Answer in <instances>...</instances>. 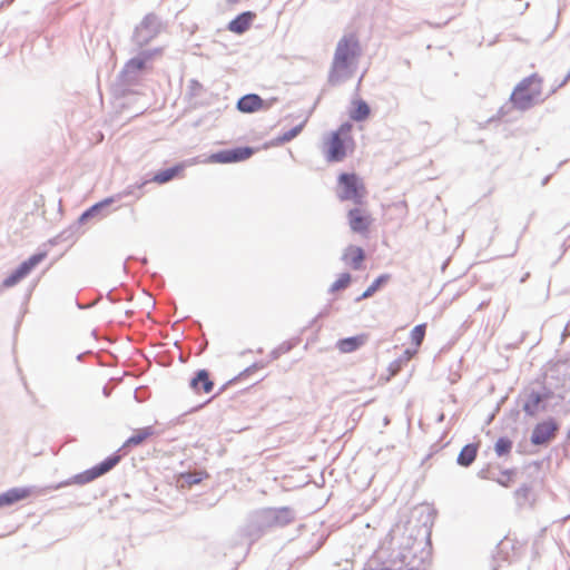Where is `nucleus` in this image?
<instances>
[{"label":"nucleus","instance_id":"31","mask_svg":"<svg viewBox=\"0 0 570 570\" xmlns=\"http://www.w3.org/2000/svg\"><path fill=\"white\" fill-rule=\"evenodd\" d=\"M498 482L503 487H509L512 482V472L504 471L501 476L498 479Z\"/></svg>","mask_w":570,"mask_h":570},{"label":"nucleus","instance_id":"7","mask_svg":"<svg viewBox=\"0 0 570 570\" xmlns=\"http://www.w3.org/2000/svg\"><path fill=\"white\" fill-rule=\"evenodd\" d=\"M558 429L559 425L553 419L538 423L532 431L531 443L541 445L550 442L556 438Z\"/></svg>","mask_w":570,"mask_h":570},{"label":"nucleus","instance_id":"24","mask_svg":"<svg viewBox=\"0 0 570 570\" xmlns=\"http://www.w3.org/2000/svg\"><path fill=\"white\" fill-rule=\"evenodd\" d=\"M148 59H149V55H146L145 57L132 58L126 63L125 69L127 72H130V73L140 71L146 67V62Z\"/></svg>","mask_w":570,"mask_h":570},{"label":"nucleus","instance_id":"32","mask_svg":"<svg viewBox=\"0 0 570 570\" xmlns=\"http://www.w3.org/2000/svg\"><path fill=\"white\" fill-rule=\"evenodd\" d=\"M419 350H416V347L413 350V351H410V350H406L405 351V356H406V360H411L416 353H417Z\"/></svg>","mask_w":570,"mask_h":570},{"label":"nucleus","instance_id":"29","mask_svg":"<svg viewBox=\"0 0 570 570\" xmlns=\"http://www.w3.org/2000/svg\"><path fill=\"white\" fill-rule=\"evenodd\" d=\"M22 279L21 276H19V274L14 271L10 276H8L4 281H3V286L4 287H11V286H14L17 283H19L20 281Z\"/></svg>","mask_w":570,"mask_h":570},{"label":"nucleus","instance_id":"6","mask_svg":"<svg viewBox=\"0 0 570 570\" xmlns=\"http://www.w3.org/2000/svg\"><path fill=\"white\" fill-rule=\"evenodd\" d=\"M348 225L354 233L365 235L370 232L373 224L371 213L361 207H355L347 213Z\"/></svg>","mask_w":570,"mask_h":570},{"label":"nucleus","instance_id":"11","mask_svg":"<svg viewBox=\"0 0 570 570\" xmlns=\"http://www.w3.org/2000/svg\"><path fill=\"white\" fill-rule=\"evenodd\" d=\"M342 259L353 269H360L365 259V254L360 246L350 245L345 248Z\"/></svg>","mask_w":570,"mask_h":570},{"label":"nucleus","instance_id":"8","mask_svg":"<svg viewBox=\"0 0 570 570\" xmlns=\"http://www.w3.org/2000/svg\"><path fill=\"white\" fill-rule=\"evenodd\" d=\"M253 154L254 150L249 147H238L215 153L209 156L208 160L217 164L238 163L248 159Z\"/></svg>","mask_w":570,"mask_h":570},{"label":"nucleus","instance_id":"15","mask_svg":"<svg viewBox=\"0 0 570 570\" xmlns=\"http://www.w3.org/2000/svg\"><path fill=\"white\" fill-rule=\"evenodd\" d=\"M548 397H549V394H542L537 391L529 392L527 395V401L523 404V411L528 415H531V416L535 415L537 412L539 411V406H540L541 402H543Z\"/></svg>","mask_w":570,"mask_h":570},{"label":"nucleus","instance_id":"13","mask_svg":"<svg viewBox=\"0 0 570 570\" xmlns=\"http://www.w3.org/2000/svg\"><path fill=\"white\" fill-rule=\"evenodd\" d=\"M367 338V334H360L356 336L340 340L336 346L341 353H352L360 348L361 346H363L366 343Z\"/></svg>","mask_w":570,"mask_h":570},{"label":"nucleus","instance_id":"25","mask_svg":"<svg viewBox=\"0 0 570 570\" xmlns=\"http://www.w3.org/2000/svg\"><path fill=\"white\" fill-rule=\"evenodd\" d=\"M352 282V276L348 273H342L337 279L331 285L330 292L336 293L343 291L350 286Z\"/></svg>","mask_w":570,"mask_h":570},{"label":"nucleus","instance_id":"30","mask_svg":"<svg viewBox=\"0 0 570 570\" xmlns=\"http://www.w3.org/2000/svg\"><path fill=\"white\" fill-rule=\"evenodd\" d=\"M112 202V199H106L105 202L100 203V204H96L94 205L91 208H89L86 213H83L82 215V219L94 215L95 212L98 210V208H100L101 206L104 205H107V204H110Z\"/></svg>","mask_w":570,"mask_h":570},{"label":"nucleus","instance_id":"26","mask_svg":"<svg viewBox=\"0 0 570 570\" xmlns=\"http://www.w3.org/2000/svg\"><path fill=\"white\" fill-rule=\"evenodd\" d=\"M304 122L297 125L296 127L292 128L291 130L284 132L283 135L278 136L275 139V145H283L285 142L291 141L294 139L304 128Z\"/></svg>","mask_w":570,"mask_h":570},{"label":"nucleus","instance_id":"2","mask_svg":"<svg viewBox=\"0 0 570 570\" xmlns=\"http://www.w3.org/2000/svg\"><path fill=\"white\" fill-rule=\"evenodd\" d=\"M355 149L352 125L343 124L331 131L322 142V151L328 163L343 161Z\"/></svg>","mask_w":570,"mask_h":570},{"label":"nucleus","instance_id":"9","mask_svg":"<svg viewBox=\"0 0 570 570\" xmlns=\"http://www.w3.org/2000/svg\"><path fill=\"white\" fill-rule=\"evenodd\" d=\"M266 108H268V104L255 94L245 95L237 101V109L245 114L256 112Z\"/></svg>","mask_w":570,"mask_h":570},{"label":"nucleus","instance_id":"4","mask_svg":"<svg viewBox=\"0 0 570 570\" xmlns=\"http://www.w3.org/2000/svg\"><path fill=\"white\" fill-rule=\"evenodd\" d=\"M337 196L341 200L362 204L367 190L363 180L356 174L343 173L337 177Z\"/></svg>","mask_w":570,"mask_h":570},{"label":"nucleus","instance_id":"22","mask_svg":"<svg viewBox=\"0 0 570 570\" xmlns=\"http://www.w3.org/2000/svg\"><path fill=\"white\" fill-rule=\"evenodd\" d=\"M391 276L389 274L380 275L357 298V301L365 299L371 297L376 291H379L383 285H385L390 281Z\"/></svg>","mask_w":570,"mask_h":570},{"label":"nucleus","instance_id":"10","mask_svg":"<svg viewBox=\"0 0 570 570\" xmlns=\"http://www.w3.org/2000/svg\"><path fill=\"white\" fill-rule=\"evenodd\" d=\"M190 389L196 394H209L214 389V382L210 379L208 371L200 370L196 373L195 377L190 381Z\"/></svg>","mask_w":570,"mask_h":570},{"label":"nucleus","instance_id":"18","mask_svg":"<svg viewBox=\"0 0 570 570\" xmlns=\"http://www.w3.org/2000/svg\"><path fill=\"white\" fill-rule=\"evenodd\" d=\"M352 105H353V108L350 112L351 119H353L355 121H363L370 116V114H371L370 107L364 100H361V99L354 100L352 102Z\"/></svg>","mask_w":570,"mask_h":570},{"label":"nucleus","instance_id":"19","mask_svg":"<svg viewBox=\"0 0 570 570\" xmlns=\"http://www.w3.org/2000/svg\"><path fill=\"white\" fill-rule=\"evenodd\" d=\"M183 169H184V165H177L173 168L161 170L153 177V181L157 183V184H165V183L171 180L173 178H175L176 176H178L179 173L183 171Z\"/></svg>","mask_w":570,"mask_h":570},{"label":"nucleus","instance_id":"17","mask_svg":"<svg viewBox=\"0 0 570 570\" xmlns=\"http://www.w3.org/2000/svg\"><path fill=\"white\" fill-rule=\"evenodd\" d=\"M46 257V253L35 254L29 257L27 261L20 264V266L16 269V272L24 278L39 263H41Z\"/></svg>","mask_w":570,"mask_h":570},{"label":"nucleus","instance_id":"14","mask_svg":"<svg viewBox=\"0 0 570 570\" xmlns=\"http://www.w3.org/2000/svg\"><path fill=\"white\" fill-rule=\"evenodd\" d=\"M30 495V490L26 488H14L0 494V508L11 505Z\"/></svg>","mask_w":570,"mask_h":570},{"label":"nucleus","instance_id":"20","mask_svg":"<svg viewBox=\"0 0 570 570\" xmlns=\"http://www.w3.org/2000/svg\"><path fill=\"white\" fill-rule=\"evenodd\" d=\"M478 448L473 444L465 445L458 456V463L462 466H469L476 458Z\"/></svg>","mask_w":570,"mask_h":570},{"label":"nucleus","instance_id":"3","mask_svg":"<svg viewBox=\"0 0 570 570\" xmlns=\"http://www.w3.org/2000/svg\"><path fill=\"white\" fill-rule=\"evenodd\" d=\"M553 90L546 94L543 79L538 73H532L522 79L513 89L511 102L520 110H525L543 101Z\"/></svg>","mask_w":570,"mask_h":570},{"label":"nucleus","instance_id":"28","mask_svg":"<svg viewBox=\"0 0 570 570\" xmlns=\"http://www.w3.org/2000/svg\"><path fill=\"white\" fill-rule=\"evenodd\" d=\"M530 492H531V488H530V487H528V485H522L521 488H519V489L514 492V495H515V498H517L520 502H525V501L529 499Z\"/></svg>","mask_w":570,"mask_h":570},{"label":"nucleus","instance_id":"33","mask_svg":"<svg viewBox=\"0 0 570 570\" xmlns=\"http://www.w3.org/2000/svg\"><path fill=\"white\" fill-rule=\"evenodd\" d=\"M229 3H237L239 0H227Z\"/></svg>","mask_w":570,"mask_h":570},{"label":"nucleus","instance_id":"27","mask_svg":"<svg viewBox=\"0 0 570 570\" xmlns=\"http://www.w3.org/2000/svg\"><path fill=\"white\" fill-rule=\"evenodd\" d=\"M511 449L512 442L508 438H500L494 445L495 453L499 456L509 454L511 452Z\"/></svg>","mask_w":570,"mask_h":570},{"label":"nucleus","instance_id":"21","mask_svg":"<svg viewBox=\"0 0 570 570\" xmlns=\"http://www.w3.org/2000/svg\"><path fill=\"white\" fill-rule=\"evenodd\" d=\"M154 434V431L151 428H144L136 430L132 435L126 441L125 445L127 446H137L145 442L148 438H150Z\"/></svg>","mask_w":570,"mask_h":570},{"label":"nucleus","instance_id":"1","mask_svg":"<svg viewBox=\"0 0 570 570\" xmlns=\"http://www.w3.org/2000/svg\"><path fill=\"white\" fill-rule=\"evenodd\" d=\"M361 53L362 47L356 33L344 35L335 48L328 82L336 86L350 79L356 69Z\"/></svg>","mask_w":570,"mask_h":570},{"label":"nucleus","instance_id":"12","mask_svg":"<svg viewBox=\"0 0 570 570\" xmlns=\"http://www.w3.org/2000/svg\"><path fill=\"white\" fill-rule=\"evenodd\" d=\"M254 18H255V13H253L250 11L243 12V13L238 14L235 19H233L228 23L227 28L230 32H234L236 35H242L250 28Z\"/></svg>","mask_w":570,"mask_h":570},{"label":"nucleus","instance_id":"5","mask_svg":"<svg viewBox=\"0 0 570 570\" xmlns=\"http://www.w3.org/2000/svg\"><path fill=\"white\" fill-rule=\"evenodd\" d=\"M119 462V456L107 458L98 465L92 466L73 476L72 483L86 484L109 472Z\"/></svg>","mask_w":570,"mask_h":570},{"label":"nucleus","instance_id":"16","mask_svg":"<svg viewBox=\"0 0 570 570\" xmlns=\"http://www.w3.org/2000/svg\"><path fill=\"white\" fill-rule=\"evenodd\" d=\"M293 512L289 508H281L271 512L269 523L272 525H286L293 521Z\"/></svg>","mask_w":570,"mask_h":570},{"label":"nucleus","instance_id":"23","mask_svg":"<svg viewBox=\"0 0 570 570\" xmlns=\"http://www.w3.org/2000/svg\"><path fill=\"white\" fill-rule=\"evenodd\" d=\"M426 333V324H419L416 325L410 333V340L412 344L416 347V350L420 348Z\"/></svg>","mask_w":570,"mask_h":570}]
</instances>
